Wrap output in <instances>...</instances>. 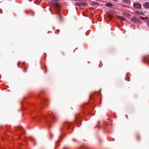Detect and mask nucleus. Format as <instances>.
Instances as JSON below:
<instances>
[{
	"label": "nucleus",
	"mask_w": 149,
	"mask_h": 149,
	"mask_svg": "<svg viewBox=\"0 0 149 149\" xmlns=\"http://www.w3.org/2000/svg\"><path fill=\"white\" fill-rule=\"evenodd\" d=\"M144 7L146 8H149V3L146 2L143 5Z\"/></svg>",
	"instance_id": "2"
},
{
	"label": "nucleus",
	"mask_w": 149,
	"mask_h": 149,
	"mask_svg": "<svg viewBox=\"0 0 149 149\" xmlns=\"http://www.w3.org/2000/svg\"><path fill=\"white\" fill-rule=\"evenodd\" d=\"M117 17L118 19H120V20L122 21H125V19L123 17H121L119 16H117Z\"/></svg>",
	"instance_id": "3"
},
{
	"label": "nucleus",
	"mask_w": 149,
	"mask_h": 149,
	"mask_svg": "<svg viewBox=\"0 0 149 149\" xmlns=\"http://www.w3.org/2000/svg\"><path fill=\"white\" fill-rule=\"evenodd\" d=\"M24 64H25L24 63H22V67L24 66Z\"/></svg>",
	"instance_id": "9"
},
{
	"label": "nucleus",
	"mask_w": 149,
	"mask_h": 149,
	"mask_svg": "<svg viewBox=\"0 0 149 149\" xmlns=\"http://www.w3.org/2000/svg\"><path fill=\"white\" fill-rule=\"evenodd\" d=\"M128 15V16H129V17H130V15L129 14Z\"/></svg>",
	"instance_id": "10"
},
{
	"label": "nucleus",
	"mask_w": 149,
	"mask_h": 149,
	"mask_svg": "<svg viewBox=\"0 0 149 149\" xmlns=\"http://www.w3.org/2000/svg\"><path fill=\"white\" fill-rule=\"evenodd\" d=\"M140 18L141 19H143V20H144V19H148V18L147 17H141V16L140 17Z\"/></svg>",
	"instance_id": "8"
},
{
	"label": "nucleus",
	"mask_w": 149,
	"mask_h": 149,
	"mask_svg": "<svg viewBox=\"0 0 149 149\" xmlns=\"http://www.w3.org/2000/svg\"><path fill=\"white\" fill-rule=\"evenodd\" d=\"M123 1L124 3H127L128 4L130 3V1L128 0H123Z\"/></svg>",
	"instance_id": "6"
},
{
	"label": "nucleus",
	"mask_w": 149,
	"mask_h": 149,
	"mask_svg": "<svg viewBox=\"0 0 149 149\" xmlns=\"http://www.w3.org/2000/svg\"><path fill=\"white\" fill-rule=\"evenodd\" d=\"M136 14H139L141 15H143L144 14V13L143 12H139L138 11H137L136 12Z\"/></svg>",
	"instance_id": "4"
},
{
	"label": "nucleus",
	"mask_w": 149,
	"mask_h": 149,
	"mask_svg": "<svg viewBox=\"0 0 149 149\" xmlns=\"http://www.w3.org/2000/svg\"><path fill=\"white\" fill-rule=\"evenodd\" d=\"M134 6L137 9H140L141 7V5L139 3H134Z\"/></svg>",
	"instance_id": "1"
},
{
	"label": "nucleus",
	"mask_w": 149,
	"mask_h": 149,
	"mask_svg": "<svg viewBox=\"0 0 149 149\" xmlns=\"http://www.w3.org/2000/svg\"><path fill=\"white\" fill-rule=\"evenodd\" d=\"M113 0L115 1H117L118 0Z\"/></svg>",
	"instance_id": "11"
},
{
	"label": "nucleus",
	"mask_w": 149,
	"mask_h": 149,
	"mask_svg": "<svg viewBox=\"0 0 149 149\" xmlns=\"http://www.w3.org/2000/svg\"><path fill=\"white\" fill-rule=\"evenodd\" d=\"M106 5L107 6L111 7L113 5L112 4L110 3H107L106 4Z\"/></svg>",
	"instance_id": "7"
},
{
	"label": "nucleus",
	"mask_w": 149,
	"mask_h": 149,
	"mask_svg": "<svg viewBox=\"0 0 149 149\" xmlns=\"http://www.w3.org/2000/svg\"><path fill=\"white\" fill-rule=\"evenodd\" d=\"M53 5L56 8H58L59 6V4L57 3H54Z\"/></svg>",
	"instance_id": "5"
}]
</instances>
